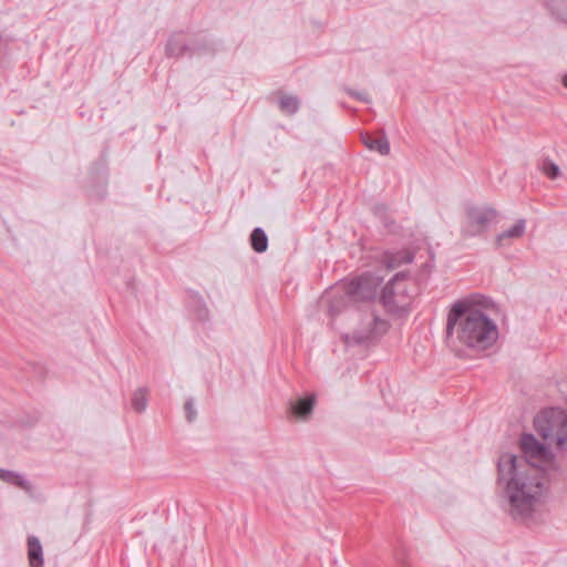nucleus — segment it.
I'll return each instance as SVG.
<instances>
[{"label": "nucleus", "mask_w": 567, "mask_h": 567, "mask_svg": "<svg viewBox=\"0 0 567 567\" xmlns=\"http://www.w3.org/2000/svg\"><path fill=\"white\" fill-rule=\"evenodd\" d=\"M497 470L509 515L514 519L527 520L542 504L548 483L547 472L539 464L513 453L499 456Z\"/></svg>", "instance_id": "f257e3e1"}, {"label": "nucleus", "mask_w": 567, "mask_h": 567, "mask_svg": "<svg viewBox=\"0 0 567 567\" xmlns=\"http://www.w3.org/2000/svg\"><path fill=\"white\" fill-rule=\"evenodd\" d=\"M475 297L454 302L449 311L446 337L451 343L475 351L491 348L498 338L496 323L475 307Z\"/></svg>", "instance_id": "f03ea898"}, {"label": "nucleus", "mask_w": 567, "mask_h": 567, "mask_svg": "<svg viewBox=\"0 0 567 567\" xmlns=\"http://www.w3.org/2000/svg\"><path fill=\"white\" fill-rule=\"evenodd\" d=\"M536 432L547 445L563 450L567 445V413L561 409H548L534 420Z\"/></svg>", "instance_id": "7ed1b4c3"}, {"label": "nucleus", "mask_w": 567, "mask_h": 567, "mask_svg": "<svg viewBox=\"0 0 567 567\" xmlns=\"http://www.w3.org/2000/svg\"><path fill=\"white\" fill-rule=\"evenodd\" d=\"M419 293L416 282L404 274H396L382 289L381 301L389 311H403Z\"/></svg>", "instance_id": "20e7f679"}, {"label": "nucleus", "mask_w": 567, "mask_h": 567, "mask_svg": "<svg viewBox=\"0 0 567 567\" xmlns=\"http://www.w3.org/2000/svg\"><path fill=\"white\" fill-rule=\"evenodd\" d=\"M380 281L378 277L364 274L355 280L338 284L327 295L326 299L333 301V299L343 300L348 297L353 302L370 300L377 296Z\"/></svg>", "instance_id": "39448f33"}, {"label": "nucleus", "mask_w": 567, "mask_h": 567, "mask_svg": "<svg viewBox=\"0 0 567 567\" xmlns=\"http://www.w3.org/2000/svg\"><path fill=\"white\" fill-rule=\"evenodd\" d=\"M389 322L373 311L365 312L359 326L351 333L343 336L348 346H368L378 341L389 330Z\"/></svg>", "instance_id": "423d86ee"}, {"label": "nucleus", "mask_w": 567, "mask_h": 567, "mask_svg": "<svg viewBox=\"0 0 567 567\" xmlns=\"http://www.w3.org/2000/svg\"><path fill=\"white\" fill-rule=\"evenodd\" d=\"M497 216V210L489 205L471 206L465 212L462 234L465 237L480 236L496 223Z\"/></svg>", "instance_id": "0eeeda50"}, {"label": "nucleus", "mask_w": 567, "mask_h": 567, "mask_svg": "<svg viewBox=\"0 0 567 567\" xmlns=\"http://www.w3.org/2000/svg\"><path fill=\"white\" fill-rule=\"evenodd\" d=\"M549 445L540 443L533 434H523L520 437V450L524 457L530 463H536L547 472L554 465V455L548 449Z\"/></svg>", "instance_id": "6e6552de"}, {"label": "nucleus", "mask_w": 567, "mask_h": 567, "mask_svg": "<svg viewBox=\"0 0 567 567\" xmlns=\"http://www.w3.org/2000/svg\"><path fill=\"white\" fill-rule=\"evenodd\" d=\"M527 221L525 218H518L508 228L502 230L495 237V246L497 248L509 247L515 241L524 237L526 233Z\"/></svg>", "instance_id": "1a4fd4ad"}, {"label": "nucleus", "mask_w": 567, "mask_h": 567, "mask_svg": "<svg viewBox=\"0 0 567 567\" xmlns=\"http://www.w3.org/2000/svg\"><path fill=\"white\" fill-rule=\"evenodd\" d=\"M316 404V396L310 394L306 398H299L289 404L290 413L299 421H307Z\"/></svg>", "instance_id": "9d476101"}, {"label": "nucleus", "mask_w": 567, "mask_h": 567, "mask_svg": "<svg viewBox=\"0 0 567 567\" xmlns=\"http://www.w3.org/2000/svg\"><path fill=\"white\" fill-rule=\"evenodd\" d=\"M28 558L30 567H43V550L38 537H28Z\"/></svg>", "instance_id": "9b49d317"}, {"label": "nucleus", "mask_w": 567, "mask_h": 567, "mask_svg": "<svg viewBox=\"0 0 567 567\" xmlns=\"http://www.w3.org/2000/svg\"><path fill=\"white\" fill-rule=\"evenodd\" d=\"M0 480H2L4 483L16 485L27 492L32 489L31 483L25 480L24 476L9 470L0 468Z\"/></svg>", "instance_id": "f8f14e48"}, {"label": "nucleus", "mask_w": 567, "mask_h": 567, "mask_svg": "<svg viewBox=\"0 0 567 567\" xmlns=\"http://www.w3.org/2000/svg\"><path fill=\"white\" fill-rule=\"evenodd\" d=\"M546 6L556 20L567 24V0H548Z\"/></svg>", "instance_id": "ddd939ff"}, {"label": "nucleus", "mask_w": 567, "mask_h": 567, "mask_svg": "<svg viewBox=\"0 0 567 567\" xmlns=\"http://www.w3.org/2000/svg\"><path fill=\"white\" fill-rule=\"evenodd\" d=\"M148 402V389L145 386L136 389L131 399V404L134 411L142 413L146 410Z\"/></svg>", "instance_id": "4468645a"}, {"label": "nucleus", "mask_w": 567, "mask_h": 567, "mask_svg": "<svg viewBox=\"0 0 567 567\" xmlns=\"http://www.w3.org/2000/svg\"><path fill=\"white\" fill-rule=\"evenodd\" d=\"M333 289V287L329 290H327L323 296L321 297V303L326 305L328 308V312L330 316H337L342 311L343 308L347 307L349 302H353L351 298L346 297L343 300L340 299H333V301H329L326 299L327 295Z\"/></svg>", "instance_id": "2eb2a0df"}, {"label": "nucleus", "mask_w": 567, "mask_h": 567, "mask_svg": "<svg viewBox=\"0 0 567 567\" xmlns=\"http://www.w3.org/2000/svg\"><path fill=\"white\" fill-rule=\"evenodd\" d=\"M363 143L370 151L378 152L381 155H388L390 153V143L386 137L373 138L367 136L363 138Z\"/></svg>", "instance_id": "dca6fc26"}, {"label": "nucleus", "mask_w": 567, "mask_h": 567, "mask_svg": "<svg viewBox=\"0 0 567 567\" xmlns=\"http://www.w3.org/2000/svg\"><path fill=\"white\" fill-rule=\"evenodd\" d=\"M250 244L256 252H264L268 247V238L264 229L257 227L250 235Z\"/></svg>", "instance_id": "f3484780"}, {"label": "nucleus", "mask_w": 567, "mask_h": 567, "mask_svg": "<svg viewBox=\"0 0 567 567\" xmlns=\"http://www.w3.org/2000/svg\"><path fill=\"white\" fill-rule=\"evenodd\" d=\"M279 107L287 114H295L299 109V100L293 95H282L279 100Z\"/></svg>", "instance_id": "a211bd4d"}, {"label": "nucleus", "mask_w": 567, "mask_h": 567, "mask_svg": "<svg viewBox=\"0 0 567 567\" xmlns=\"http://www.w3.org/2000/svg\"><path fill=\"white\" fill-rule=\"evenodd\" d=\"M542 172L551 179H555L560 175L559 166L550 159H544L542 164Z\"/></svg>", "instance_id": "6ab92c4d"}, {"label": "nucleus", "mask_w": 567, "mask_h": 567, "mask_svg": "<svg viewBox=\"0 0 567 567\" xmlns=\"http://www.w3.org/2000/svg\"><path fill=\"white\" fill-rule=\"evenodd\" d=\"M185 51V47L178 43L177 40L171 39L166 45V53L169 56H178L182 55Z\"/></svg>", "instance_id": "aec40b11"}, {"label": "nucleus", "mask_w": 567, "mask_h": 567, "mask_svg": "<svg viewBox=\"0 0 567 567\" xmlns=\"http://www.w3.org/2000/svg\"><path fill=\"white\" fill-rule=\"evenodd\" d=\"M185 412H186V419L188 422H193L196 419L197 412H196V409L194 406V402L192 399L186 401Z\"/></svg>", "instance_id": "412c9836"}, {"label": "nucleus", "mask_w": 567, "mask_h": 567, "mask_svg": "<svg viewBox=\"0 0 567 567\" xmlns=\"http://www.w3.org/2000/svg\"><path fill=\"white\" fill-rule=\"evenodd\" d=\"M348 93L351 96H353V97H355V99H358V100H360L362 102L369 103L371 101L369 95L365 92H358V91L348 90Z\"/></svg>", "instance_id": "4be33fe9"}, {"label": "nucleus", "mask_w": 567, "mask_h": 567, "mask_svg": "<svg viewBox=\"0 0 567 567\" xmlns=\"http://www.w3.org/2000/svg\"><path fill=\"white\" fill-rule=\"evenodd\" d=\"M563 85L567 89V73L563 76Z\"/></svg>", "instance_id": "5701e85b"}, {"label": "nucleus", "mask_w": 567, "mask_h": 567, "mask_svg": "<svg viewBox=\"0 0 567 567\" xmlns=\"http://www.w3.org/2000/svg\"><path fill=\"white\" fill-rule=\"evenodd\" d=\"M406 261L411 262L412 261V257H408Z\"/></svg>", "instance_id": "b1692460"}]
</instances>
